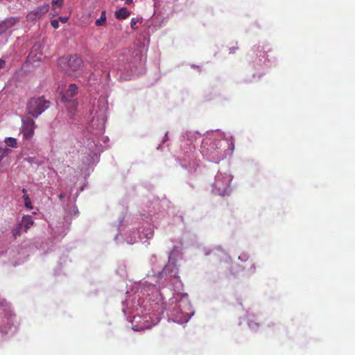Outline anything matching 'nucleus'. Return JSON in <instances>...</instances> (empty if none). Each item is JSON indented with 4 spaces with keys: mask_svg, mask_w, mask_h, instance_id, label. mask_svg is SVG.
I'll list each match as a JSON object with an SVG mask.
<instances>
[{
    "mask_svg": "<svg viewBox=\"0 0 355 355\" xmlns=\"http://www.w3.org/2000/svg\"><path fill=\"white\" fill-rule=\"evenodd\" d=\"M78 87L75 84H70L68 89L62 96V101L68 103L71 107L75 110L76 106V102L72 100V98L76 94Z\"/></svg>",
    "mask_w": 355,
    "mask_h": 355,
    "instance_id": "nucleus-4",
    "label": "nucleus"
},
{
    "mask_svg": "<svg viewBox=\"0 0 355 355\" xmlns=\"http://www.w3.org/2000/svg\"><path fill=\"white\" fill-rule=\"evenodd\" d=\"M33 220L31 216H25L22 218L19 226L21 228H24L25 232H27L28 230L33 225Z\"/></svg>",
    "mask_w": 355,
    "mask_h": 355,
    "instance_id": "nucleus-8",
    "label": "nucleus"
},
{
    "mask_svg": "<svg viewBox=\"0 0 355 355\" xmlns=\"http://www.w3.org/2000/svg\"><path fill=\"white\" fill-rule=\"evenodd\" d=\"M249 325H250V327H252V322H250L249 323Z\"/></svg>",
    "mask_w": 355,
    "mask_h": 355,
    "instance_id": "nucleus-23",
    "label": "nucleus"
},
{
    "mask_svg": "<svg viewBox=\"0 0 355 355\" xmlns=\"http://www.w3.org/2000/svg\"><path fill=\"white\" fill-rule=\"evenodd\" d=\"M6 64V62L3 59H0V69L3 68Z\"/></svg>",
    "mask_w": 355,
    "mask_h": 355,
    "instance_id": "nucleus-19",
    "label": "nucleus"
},
{
    "mask_svg": "<svg viewBox=\"0 0 355 355\" xmlns=\"http://www.w3.org/2000/svg\"><path fill=\"white\" fill-rule=\"evenodd\" d=\"M49 10V4L44 3L34 8L26 15L27 21H35L42 18Z\"/></svg>",
    "mask_w": 355,
    "mask_h": 355,
    "instance_id": "nucleus-3",
    "label": "nucleus"
},
{
    "mask_svg": "<svg viewBox=\"0 0 355 355\" xmlns=\"http://www.w3.org/2000/svg\"><path fill=\"white\" fill-rule=\"evenodd\" d=\"M68 19L69 18L67 17H60L58 21H60L62 23H66Z\"/></svg>",
    "mask_w": 355,
    "mask_h": 355,
    "instance_id": "nucleus-18",
    "label": "nucleus"
},
{
    "mask_svg": "<svg viewBox=\"0 0 355 355\" xmlns=\"http://www.w3.org/2000/svg\"><path fill=\"white\" fill-rule=\"evenodd\" d=\"M23 199L24 200V205L26 208L31 209L33 208L31 200L27 194L23 195Z\"/></svg>",
    "mask_w": 355,
    "mask_h": 355,
    "instance_id": "nucleus-14",
    "label": "nucleus"
},
{
    "mask_svg": "<svg viewBox=\"0 0 355 355\" xmlns=\"http://www.w3.org/2000/svg\"><path fill=\"white\" fill-rule=\"evenodd\" d=\"M130 12L126 8H121L119 10H116L114 12L115 17L119 20L126 19Z\"/></svg>",
    "mask_w": 355,
    "mask_h": 355,
    "instance_id": "nucleus-9",
    "label": "nucleus"
},
{
    "mask_svg": "<svg viewBox=\"0 0 355 355\" xmlns=\"http://www.w3.org/2000/svg\"><path fill=\"white\" fill-rule=\"evenodd\" d=\"M82 60L76 55H71L67 60V69H66L69 73L78 70L82 65Z\"/></svg>",
    "mask_w": 355,
    "mask_h": 355,
    "instance_id": "nucleus-6",
    "label": "nucleus"
},
{
    "mask_svg": "<svg viewBox=\"0 0 355 355\" xmlns=\"http://www.w3.org/2000/svg\"><path fill=\"white\" fill-rule=\"evenodd\" d=\"M5 143L9 147L16 148L17 146V140L12 137H8L5 140Z\"/></svg>",
    "mask_w": 355,
    "mask_h": 355,
    "instance_id": "nucleus-12",
    "label": "nucleus"
},
{
    "mask_svg": "<svg viewBox=\"0 0 355 355\" xmlns=\"http://www.w3.org/2000/svg\"><path fill=\"white\" fill-rule=\"evenodd\" d=\"M249 263H250V264L251 265V269H252L253 271H254V270H255V266H254V263H252V261L251 259L249 261Z\"/></svg>",
    "mask_w": 355,
    "mask_h": 355,
    "instance_id": "nucleus-20",
    "label": "nucleus"
},
{
    "mask_svg": "<svg viewBox=\"0 0 355 355\" xmlns=\"http://www.w3.org/2000/svg\"><path fill=\"white\" fill-rule=\"evenodd\" d=\"M232 178L227 174L218 173L216 175L214 187L223 195H224L228 190Z\"/></svg>",
    "mask_w": 355,
    "mask_h": 355,
    "instance_id": "nucleus-2",
    "label": "nucleus"
},
{
    "mask_svg": "<svg viewBox=\"0 0 355 355\" xmlns=\"http://www.w3.org/2000/svg\"><path fill=\"white\" fill-rule=\"evenodd\" d=\"M51 26L57 29L59 27V21L58 19H53L51 21Z\"/></svg>",
    "mask_w": 355,
    "mask_h": 355,
    "instance_id": "nucleus-16",
    "label": "nucleus"
},
{
    "mask_svg": "<svg viewBox=\"0 0 355 355\" xmlns=\"http://www.w3.org/2000/svg\"><path fill=\"white\" fill-rule=\"evenodd\" d=\"M105 22H106V11L102 10L101 17L99 19L96 20L95 24L97 26H102L105 24Z\"/></svg>",
    "mask_w": 355,
    "mask_h": 355,
    "instance_id": "nucleus-10",
    "label": "nucleus"
},
{
    "mask_svg": "<svg viewBox=\"0 0 355 355\" xmlns=\"http://www.w3.org/2000/svg\"><path fill=\"white\" fill-rule=\"evenodd\" d=\"M59 198H60V199H62V198H64V194H62V193H61V194H60V195H59Z\"/></svg>",
    "mask_w": 355,
    "mask_h": 355,
    "instance_id": "nucleus-22",
    "label": "nucleus"
},
{
    "mask_svg": "<svg viewBox=\"0 0 355 355\" xmlns=\"http://www.w3.org/2000/svg\"><path fill=\"white\" fill-rule=\"evenodd\" d=\"M35 125L33 119L28 118L23 121L21 132L25 139H30L34 135Z\"/></svg>",
    "mask_w": 355,
    "mask_h": 355,
    "instance_id": "nucleus-5",
    "label": "nucleus"
},
{
    "mask_svg": "<svg viewBox=\"0 0 355 355\" xmlns=\"http://www.w3.org/2000/svg\"><path fill=\"white\" fill-rule=\"evenodd\" d=\"M18 21L15 17L6 18L0 23V35L5 33L9 28L14 26Z\"/></svg>",
    "mask_w": 355,
    "mask_h": 355,
    "instance_id": "nucleus-7",
    "label": "nucleus"
},
{
    "mask_svg": "<svg viewBox=\"0 0 355 355\" xmlns=\"http://www.w3.org/2000/svg\"><path fill=\"white\" fill-rule=\"evenodd\" d=\"M49 101L44 99L43 97L32 98L28 103V113L33 117H37L49 106Z\"/></svg>",
    "mask_w": 355,
    "mask_h": 355,
    "instance_id": "nucleus-1",
    "label": "nucleus"
},
{
    "mask_svg": "<svg viewBox=\"0 0 355 355\" xmlns=\"http://www.w3.org/2000/svg\"><path fill=\"white\" fill-rule=\"evenodd\" d=\"M64 0H52L51 3L52 6L58 5V6L61 7L63 4Z\"/></svg>",
    "mask_w": 355,
    "mask_h": 355,
    "instance_id": "nucleus-15",
    "label": "nucleus"
},
{
    "mask_svg": "<svg viewBox=\"0 0 355 355\" xmlns=\"http://www.w3.org/2000/svg\"><path fill=\"white\" fill-rule=\"evenodd\" d=\"M142 22L141 18H132L130 21V26L132 30H137L138 26H137V24H141Z\"/></svg>",
    "mask_w": 355,
    "mask_h": 355,
    "instance_id": "nucleus-11",
    "label": "nucleus"
},
{
    "mask_svg": "<svg viewBox=\"0 0 355 355\" xmlns=\"http://www.w3.org/2000/svg\"><path fill=\"white\" fill-rule=\"evenodd\" d=\"M10 152L11 150L8 149L7 147L0 146V162L4 157L7 156Z\"/></svg>",
    "mask_w": 355,
    "mask_h": 355,
    "instance_id": "nucleus-13",
    "label": "nucleus"
},
{
    "mask_svg": "<svg viewBox=\"0 0 355 355\" xmlns=\"http://www.w3.org/2000/svg\"><path fill=\"white\" fill-rule=\"evenodd\" d=\"M22 192H23L24 195V194H27V193H27V191H26V189H22Z\"/></svg>",
    "mask_w": 355,
    "mask_h": 355,
    "instance_id": "nucleus-21",
    "label": "nucleus"
},
{
    "mask_svg": "<svg viewBox=\"0 0 355 355\" xmlns=\"http://www.w3.org/2000/svg\"><path fill=\"white\" fill-rule=\"evenodd\" d=\"M20 229H21V227H20V226L19 225V227H18L17 229H15V230H13L12 234H13V236H14L15 238H17L18 236H19V235H20Z\"/></svg>",
    "mask_w": 355,
    "mask_h": 355,
    "instance_id": "nucleus-17",
    "label": "nucleus"
}]
</instances>
